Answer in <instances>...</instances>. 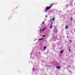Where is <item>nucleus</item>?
Masks as SVG:
<instances>
[{"label": "nucleus", "instance_id": "1", "mask_svg": "<svg viewBox=\"0 0 75 75\" xmlns=\"http://www.w3.org/2000/svg\"><path fill=\"white\" fill-rule=\"evenodd\" d=\"M53 5V4H50V6L49 7L46 6V8L45 9V11L46 12V11H47V10H48L49 9H50V8H51V7Z\"/></svg>", "mask_w": 75, "mask_h": 75}, {"label": "nucleus", "instance_id": "2", "mask_svg": "<svg viewBox=\"0 0 75 75\" xmlns=\"http://www.w3.org/2000/svg\"><path fill=\"white\" fill-rule=\"evenodd\" d=\"M56 68H57V69H60V66H57L56 67Z\"/></svg>", "mask_w": 75, "mask_h": 75}, {"label": "nucleus", "instance_id": "3", "mask_svg": "<svg viewBox=\"0 0 75 75\" xmlns=\"http://www.w3.org/2000/svg\"><path fill=\"white\" fill-rule=\"evenodd\" d=\"M52 23L51 24V25L50 26V29H51V28L52 27Z\"/></svg>", "mask_w": 75, "mask_h": 75}, {"label": "nucleus", "instance_id": "4", "mask_svg": "<svg viewBox=\"0 0 75 75\" xmlns=\"http://www.w3.org/2000/svg\"><path fill=\"white\" fill-rule=\"evenodd\" d=\"M57 29H55L54 30V32L55 33H57Z\"/></svg>", "mask_w": 75, "mask_h": 75}, {"label": "nucleus", "instance_id": "5", "mask_svg": "<svg viewBox=\"0 0 75 75\" xmlns=\"http://www.w3.org/2000/svg\"><path fill=\"white\" fill-rule=\"evenodd\" d=\"M63 52H64V50H62L60 51V53H62Z\"/></svg>", "mask_w": 75, "mask_h": 75}, {"label": "nucleus", "instance_id": "6", "mask_svg": "<svg viewBox=\"0 0 75 75\" xmlns=\"http://www.w3.org/2000/svg\"><path fill=\"white\" fill-rule=\"evenodd\" d=\"M55 20V17L53 18L52 19V21H54Z\"/></svg>", "mask_w": 75, "mask_h": 75}, {"label": "nucleus", "instance_id": "7", "mask_svg": "<svg viewBox=\"0 0 75 75\" xmlns=\"http://www.w3.org/2000/svg\"><path fill=\"white\" fill-rule=\"evenodd\" d=\"M45 30V28H44L42 30V31H44V30Z\"/></svg>", "mask_w": 75, "mask_h": 75}, {"label": "nucleus", "instance_id": "8", "mask_svg": "<svg viewBox=\"0 0 75 75\" xmlns=\"http://www.w3.org/2000/svg\"><path fill=\"white\" fill-rule=\"evenodd\" d=\"M43 39V38H42L41 39H39V40H42Z\"/></svg>", "mask_w": 75, "mask_h": 75}, {"label": "nucleus", "instance_id": "9", "mask_svg": "<svg viewBox=\"0 0 75 75\" xmlns=\"http://www.w3.org/2000/svg\"><path fill=\"white\" fill-rule=\"evenodd\" d=\"M68 28V26H66V27L65 28H66V29H67V28Z\"/></svg>", "mask_w": 75, "mask_h": 75}, {"label": "nucleus", "instance_id": "10", "mask_svg": "<svg viewBox=\"0 0 75 75\" xmlns=\"http://www.w3.org/2000/svg\"><path fill=\"white\" fill-rule=\"evenodd\" d=\"M44 48H45V49H46V46H45L44 47Z\"/></svg>", "mask_w": 75, "mask_h": 75}, {"label": "nucleus", "instance_id": "11", "mask_svg": "<svg viewBox=\"0 0 75 75\" xmlns=\"http://www.w3.org/2000/svg\"><path fill=\"white\" fill-rule=\"evenodd\" d=\"M70 18H71V20H72V17H71Z\"/></svg>", "mask_w": 75, "mask_h": 75}, {"label": "nucleus", "instance_id": "12", "mask_svg": "<svg viewBox=\"0 0 75 75\" xmlns=\"http://www.w3.org/2000/svg\"><path fill=\"white\" fill-rule=\"evenodd\" d=\"M44 24V22H43L42 24L41 25H42V24Z\"/></svg>", "mask_w": 75, "mask_h": 75}, {"label": "nucleus", "instance_id": "13", "mask_svg": "<svg viewBox=\"0 0 75 75\" xmlns=\"http://www.w3.org/2000/svg\"><path fill=\"white\" fill-rule=\"evenodd\" d=\"M42 37H45V35H43L42 36Z\"/></svg>", "mask_w": 75, "mask_h": 75}, {"label": "nucleus", "instance_id": "14", "mask_svg": "<svg viewBox=\"0 0 75 75\" xmlns=\"http://www.w3.org/2000/svg\"><path fill=\"white\" fill-rule=\"evenodd\" d=\"M67 67H71V66L70 65H69V66H67Z\"/></svg>", "mask_w": 75, "mask_h": 75}, {"label": "nucleus", "instance_id": "15", "mask_svg": "<svg viewBox=\"0 0 75 75\" xmlns=\"http://www.w3.org/2000/svg\"><path fill=\"white\" fill-rule=\"evenodd\" d=\"M69 52H71V50H70V49H69Z\"/></svg>", "mask_w": 75, "mask_h": 75}, {"label": "nucleus", "instance_id": "16", "mask_svg": "<svg viewBox=\"0 0 75 75\" xmlns=\"http://www.w3.org/2000/svg\"><path fill=\"white\" fill-rule=\"evenodd\" d=\"M45 17H47V16L45 15Z\"/></svg>", "mask_w": 75, "mask_h": 75}, {"label": "nucleus", "instance_id": "17", "mask_svg": "<svg viewBox=\"0 0 75 75\" xmlns=\"http://www.w3.org/2000/svg\"><path fill=\"white\" fill-rule=\"evenodd\" d=\"M70 42H72V40H70Z\"/></svg>", "mask_w": 75, "mask_h": 75}]
</instances>
